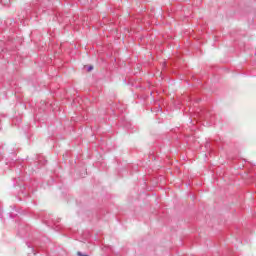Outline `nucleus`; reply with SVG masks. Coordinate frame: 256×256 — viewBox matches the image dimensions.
Instances as JSON below:
<instances>
[{"label":"nucleus","instance_id":"1","mask_svg":"<svg viewBox=\"0 0 256 256\" xmlns=\"http://www.w3.org/2000/svg\"><path fill=\"white\" fill-rule=\"evenodd\" d=\"M93 69V66L88 67V73H91V70Z\"/></svg>","mask_w":256,"mask_h":256}]
</instances>
